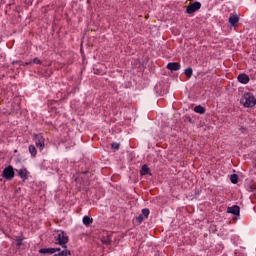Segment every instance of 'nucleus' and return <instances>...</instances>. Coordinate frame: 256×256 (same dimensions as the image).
<instances>
[{
  "label": "nucleus",
  "mask_w": 256,
  "mask_h": 256,
  "mask_svg": "<svg viewBox=\"0 0 256 256\" xmlns=\"http://www.w3.org/2000/svg\"><path fill=\"white\" fill-rule=\"evenodd\" d=\"M119 143L115 142V143H112V149H116V150H119Z\"/></svg>",
  "instance_id": "nucleus-22"
},
{
  "label": "nucleus",
  "mask_w": 256,
  "mask_h": 256,
  "mask_svg": "<svg viewBox=\"0 0 256 256\" xmlns=\"http://www.w3.org/2000/svg\"><path fill=\"white\" fill-rule=\"evenodd\" d=\"M56 243L58 245H61L64 249H67V243H69V237H67V234L65 232L60 231L58 232V235L56 236Z\"/></svg>",
  "instance_id": "nucleus-2"
},
{
  "label": "nucleus",
  "mask_w": 256,
  "mask_h": 256,
  "mask_svg": "<svg viewBox=\"0 0 256 256\" xmlns=\"http://www.w3.org/2000/svg\"><path fill=\"white\" fill-rule=\"evenodd\" d=\"M185 75L188 79H191V77H193V68L189 67L185 69Z\"/></svg>",
  "instance_id": "nucleus-18"
},
{
  "label": "nucleus",
  "mask_w": 256,
  "mask_h": 256,
  "mask_svg": "<svg viewBox=\"0 0 256 256\" xmlns=\"http://www.w3.org/2000/svg\"><path fill=\"white\" fill-rule=\"evenodd\" d=\"M228 22L230 23L231 27H237L239 25V15L237 14H230Z\"/></svg>",
  "instance_id": "nucleus-7"
},
{
  "label": "nucleus",
  "mask_w": 256,
  "mask_h": 256,
  "mask_svg": "<svg viewBox=\"0 0 256 256\" xmlns=\"http://www.w3.org/2000/svg\"><path fill=\"white\" fill-rule=\"evenodd\" d=\"M28 173H29V171H27V169L18 170V175H19L20 178H22L23 181H27Z\"/></svg>",
  "instance_id": "nucleus-12"
},
{
  "label": "nucleus",
  "mask_w": 256,
  "mask_h": 256,
  "mask_svg": "<svg viewBox=\"0 0 256 256\" xmlns=\"http://www.w3.org/2000/svg\"><path fill=\"white\" fill-rule=\"evenodd\" d=\"M32 62H26L25 65H31Z\"/></svg>",
  "instance_id": "nucleus-26"
},
{
  "label": "nucleus",
  "mask_w": 256,
  "mask_h": 256,
  "mask_svg": "<svg viewBox=\"0 0 256 256\" xmlns=\"http://www.w3.org/2000/svg\"><path fill=\"white\" fill-rule=\"evenodd\" d=\"M240 103L242 105H244V107H247V108L255 107V105H256V98H255V96L252 93L247 92V93H244V95L240 99Z\"/></svg>",
  "instance_id": "nucleus-1"
},
{
  "label": "nucleus",
  "mask_w": 256,
  "mask_h": 256,
  "mask_svg": "<svg viewBox=\"0 0 256 256\" xmlns=\"http://www.w3.org/2000/svg\"><path fill=\"white\" fill-rule=\"evenodd\" d=\"M140 175H152L151 168L147 164H144L140 170Z\"/></svg>",
  "instance_id": "nucleus-11"
},
{
  "label": "nucleus",
  "mask_w": 256,
  "mask_h": 256,
  "mask_svg": "<svg viewBox=\"0 0 256 256\" xmlns=\"http://www.w3.org/2000/svg\"><path fill=\"white\" fill-rule=\"evenodd\" d=\"M28 149L32 157H37V148L35 147V145H30Z\"/></svg>",
  "instance_id": "nucleus-14"
},
{
  "label": "nucleus",
  "mask_w": 256,
  "mask_h": 256,
  "mask_svg": "<svg viewBox=\"0 0 256 256\" xmlns=\"http://www.w3.org/2000/svg\"><path fill=\"white\" fill-rule=\"evenodd\" d=\"M227 213H231V215L239 216V214L241 213V208H239V206H237V205H234L232 207H228L227 208Z\"/></svg>",
  "instance_id": "nucleus-10"
},
{
  "label": "nucleus",
  "mask_w": 256,
  "mask_h": 256,
  "mask_svg": "<svg viewBox=\"0 0 256 256\" xmlns=\"http://www.w3.org/2000/svg\"><path fill=\"white\" fill-rule=\"evenodd\" d=\"M237 80L239 81V83H242V85H247V83L251 81V79L249 78V75L247 74H239L237 77Z\"/></svg>",
  "instance_id": "nucleus-9"
},
{
  "label": "nucleus",
  "mask_w": 256,
  "mask_h": 256,
  "mask_svg": "<svg viewBox=\"0 0 256 256\" xmlns=\"http://www.w3.org/2000/svg\"><path fill=\"white\" fill-rule=\"evenodd\" d=\"M195 113H199L200 115H205V107L198 105L194 108Z\"/></svg>",
  "instance_id": "nucleus-13"
},
{
  "label": "nucleus",
  "mask_w": 256,
  "mask_h": 256,
  "mask_svg": "<svg viewBox=\"0 0 256 256\" xmlns=\"http://www.w3.org/2000/svg\"><path fill=\"white\" fill-rule=\"evenodd\" d=\"M199 9H201V2L190 3L186 7V13L188 15H195L196 11H199Z\"/></svg>",
  "instance_id": "nucleus-4"
},
{
  "label": "nucleus",
  "mask_w": 256,
  "mask_h": 256,
  "mask_svg": "<svg viewBox=\"0 0 256 256\" xmlns=\"http://www.w3.org/2000/svg\"><path fill=\"white\" fill-rule=\"evenodd\" d=\"M2 176L7 181H11L13 177H15V171L13 170V166H8L3 170Z\"/></svg>",
  "instance_id": "nucleus-5"
},
{
  "label": "nucleus",
  "mask_w": 256,
  "mask_h": 256,
  "mask_svg": "<svg viewBox=\"0 0 256 256\" xmlns=\"http://www.w3.org/2000/svg\"><path fill=\"white\" fill-rule=\"evenodd\" d=\"M102 243H105V245L109 244V238H107L106 240H102Z\"/></svg>",
  "instance_id": "nucleus-24"
},
{
  "label": "nucleus",
  "mask_w": 256,
  "mask_h": 256,
  "mask_svg": "<svg viewBox=\"0 0 256 256\" xmlns=\"http://www.w3.org/2000/svg\"><path fill=\"white\" fill-rule=\"evenodd\" d=\"M32 63H34L35 65H41V60H39V58H34L32 60Z\"/></svg>",
  "instance_id": "nucleus-21"
},
{
  "label": "nucleus",
  "mask_w": 256,
  "mask_h": 256,
  "mask_svg": "<svg viewBox=\"0 0 256 256\" xmlns=\"http://www.w3.org/2000/svg\"><path fill=\"white\" fill-rule=\"evenodd\" d=\"M16 243H17V247H21V245H23V239H17Z\"/></svg>",
  "instance_id": "nucleus-23"
},
{
  "label": "nucleus",
  "mask_w": 256,
  "mask_h": 256,
  "mask_svg": "<svg viewBox=\"0 0 256 256\" xmlns=\"http://www.w3.org/2000/svg\"><path fill=\"white\" fill-rule=\"evenodd\" d=\"M144 219H145V218H144L141 214L136 217V221H137V223H139V224L143 223Z\"/></svg>",
  "instance_id": "nucleus-20"
},
{
  "label": "nucleus",
  "mask_w": 256,
  "mask_h": 256,
  "mask_svg": "<svg viewBox=\"0 0 256 256\" xmlns=\"http://www.w3.org/2000/svg\"><path fill=\"white\" fill-rule=\"evenodd\" d=\"M61 248H42L39 250L40 255H55Z\"/></svg>",
  "instance_id": "nucleus-6"
},
{
  "label": "nucleus",
  "mask_w": 256,
  "mask_h": 256,
  "mask_svg": "<svg viewBox=\"0 0 256 256\" xmlns=\"http://www.w3.org/2000/svg\"><path fill=\"white\" fill-rule=\"evenodd\" d=\"M230 181L233 185H237L239 183V176L237 174H232L230 176Z\"/></svg>",
  "instance_id": "nucleus-17"
},
{
  "label": "nucleus",
  "mask_w": 256,
  "mask_h": 256,
  "mask_svg": "<svg viewBox=\"0 0 256 256\" xmlns=\"http://www.w3.org/2000/svg\"><path fill=\"white\" fill-rule=\"evenodd\" d=\"M82 221L86 227H89V225L93 223V219H91L89 216H84Z\"/></svg>",
  "instance_id": "nucleus-16"
},
{
  "label": "nucleus",
  "mask_w": 256,
  "mask_h": 256,
  "mask_svg": "<svg viewBox=\"0 0 256 256\" xmlns=\"http://www.w3.org/2000/svg\"><path fill=\"white\" fill-rule=\"evenodd\" d=\"M34 141L39 151L45 149V137H43V134H34Z\"/></svg>",
  "instance_id": "nucleus-3"
},
{
  "label": "nucleus",
  "mask_w": 256,
  "mask_h": 256,
  "mask_svg": "<svg viewBox=\"0 0 256 256\" xmlns=\"http://www.w3.org/2000/svg\"><path fill=\"white\" fill-rule=\"evenodd\" d=\"M151 212L149 211V208H144V209H142V214H141V216L142 217H145V219H149V214H150Z\"/></svg>",
  "instance_id": "nucleus-19"
},
{
  "label": "nucleus",
  "mask_w": 256,
  "mask_h": 256,
  "mask_svg": "<svg viewBox=\"0 0 256 256\" xmlns=\"http://www.w3.org/2000/svg\"><path fill=\"white\" fill-rule=\"evenodd\" d=\"M241 131H242V133H245L246 130H245L244 127H242V128H241Z\"/></svg>",
  "instance_id": "nucleus-25"
},
{
  "label": "nucleus",
  "mask_w": 256,
  "mask_h": 256,
  "mask_svg": "<svg viewBox=\"0 0 256 256\" xmlns=\"http://www.w3.org/2000/svg\"><path fill=\"white\" fill-rule=\"evenodd\" d=\"M68 255H71V252H69V250L65 249L64 250H60V251H57V254H54L53 256H68Z\"/></svg>",
  "instance_id": "nucleus-15"
},
{
  "label": "nucleus",
  "mask_w": 256,
  "mask_h": 256,
  "mask_svg": "<svg viewBox=\"0 0 256 256\" xmlns=\"http://www.w3.org/2000/svg\"><path fill=\"white\" fill-rule=\"evenodd\" d=\"M169 71H179L181 69V63L179 62H169L166 66Z\"/></svg>",
  "instance_id": "nucleus-8"
}]
</instances>
